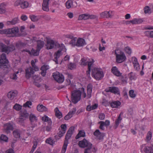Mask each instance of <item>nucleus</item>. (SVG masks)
I'll use <instances>...</instances> for the list:
<instances>
[{
  "mask_svg": "<svg viewBox=\"0 0 153 153\" xmlns=\"http://www.w3.org/2000/svg\"><path fill=\"white\" fill-rule=\"evenodd\" d=\"M65 132L64 131V132L63 131L61 130L59 131L58 133L57 134L59 135L60 137H61L62 136H63Z\"/></svg>",
  "mask_w": 153,
  "mask_h": 153,
  "instance_id": "63",
  "label": "nucleus"
},
{
  "mask_svg": "<svg viewBox=\"0 0 153 153\" xmlns=\"http://www.w3.org/2000/svg\"><path fill=\"white\" fill-rule=\"evenodd\" d=\"M115 53L116 56V62L117 63H121L126 60V57L125 54L123 51L117 49L115 51Z\"/></svg>",
  "mask_w": 153,
  "mask_h": 153,
  "instance_id": "4",
  "label": "nucleus"
},
{
  "mask_svg": "<svg viewBox=\"0 0 153 153\" xmlns=\"http://www.w3.org/2000/svg\"><path fill=\"white\" fill-rule=\"evenodd\" d=\"M19 73L18 71H17V72H16L14 73L11 76V78L15 80H16V79L17 78V76L16 75V74H18Z\"/></svg>",
  "mask_w": 153,
  "mask_h": 153,
  "instance_id": "57",
  "label": "nucleus"
},
{
  "mask_svg": "<svg viewBox=\"0 0 153 153\" xmlns=\"http://www.w3.org/2000/svg\"><path fill=\"white\" fill-rule=\"evenodd\" d=\"M101 134V132H100L99 130L97 129L94 133V135L97 137L99 134Z\"/></svg>",
  "mask_w": 153,
  "mask_h": 153,
  "instance_id": "61",
  "label": "nucleus"
},
{
  "mask_svg": "<svg viewBox=\"0 0 153 153\" xmlns=\"http://www.w3.org/2000/svg\"><path fill=\"white\" fill-rule=\"evenodd\" d=\"M72 5H73V1L71 0H68L65 3L66 7L68 9L71 8Z\"/></svg>",
  "mask_w": 153,
  "mask_h": 153,
  "instance_id": "39",
  "label": "nucleus"
},
{
  "mask_svg": "<svg viewBox=\"0 0 153 153\" xmlns=\"http://www.w3.org/2000/svg\"><path fill=\"white\" fill-rule=\"evenodd\" d=\"M74 129V127L71 126L70 128L68 131L65 137V139L66 140L64 142V144L62 150V153H65L68 143L67 140L69 139L71 137Z\"/></svg>",
  "mask_w": 153,
  "mask_h": 153,
  "instance_id": "2",
  "label": "nucleus"
},
{
  "mask_svg": "<svg viewBox=\"0 0 153 153\" xmlns=\"http://www.w3.org/2000/svg\"><path fill=\"white\" fill-rule=\"evenodd\" d=\"M0 139L1 140L7 142L8 140L7 137L4 134H1L0 136Z\"/></svg>",
  "mask_w": 153,
  "mask_h": 153,
  "instance_id": "46",
  "label": "nucleus"
},
{
  "mask_svg": "<svg viewBox=\"0 0 153 153\" xmlns=\"http://www.w3.org/2000/svg\"><path fill=\"white\" fill-rule=\"evenodd\" d=\"M68 68L69 69L72 70L76 68V65L75 63H73L71 62H70L68 65Z\"/></svg>",
  "mask_w": 153,
  "mask_h": 153,
  "instance_id": "45",
  "label": "nucleus"
},
{
  "mask_svg": "<svg viewBox=\"0 0 153 153\" xmlns=\"http://www.w3.org/2000/svg\"><path fill=\"white\" fill-rule=\"evenodd\" d=\"M37 109L38 111L42 112L44 111H46L48 110V109L42 105H38Z\"/></svg>",
  "mask_w": 153,
  "mask_h": 153,
  "instance_id": "34",
  "label": "nucleus"
},
{
  "mask_svg": "<svg viewBox=\"0 0 153 153\" xmlns=\"http://www.w3.org/2000/svg\"><path fill=\"white\" fill-rule=\"evenodd\" d=\"M32 104V103L30 101H27L25 103L23 106L25 107H29L30 105H31Z\"/></svg>",
  "mask_w": 153,
  "mask_h": 153,
  "instance_id": "58",
  "label": "nucleus"
},
{
  "mask_svg": "<svg viewBox=\"0 0 153 153\" xmlns=\"http://www.w3.org/2000/svg\"><path fill=\"white\" fill-rule=\"evenodd\" d=\"M19 19L17 17L14 18L11 21H8L7 24L8 25H14L19 22Z\"/></svg>",
  "mask_w": 153,
  "mask_h": 153,
  "instance_id": "32",
  "label": "nucleus"
},
{
  "mask_svg": "<svg viewBox=\"0 0 153 153\" xmlns=\"http://www.w3.org/2000/svg\"><path fill=\"white\" fill-rule=\"evenodd\" d=\"M25 120L24 118L20 117L18 119L19 123L22 126H25L24 124V121Z\"/></svg>",
  "mask_w": 153,
  "mask_h": 153,
  "instance_id": "40",
  "label": "nucleus"
},
{
  "mask_svg": "<svg viewBox=\"0 0 153 153\" xmlns=\"http://www.w3.org/2000/svg\"><path fill=\"white\" fill-rule=\"evenodd\" d=\"M152 137V133L150 131H149L146 137V139L148 140L149 141L151 139Z\"/></svg>",
  "mask_w": 153,
  "mask_h": 153,
  "instance_id": "53",
  "label": "nucleus"
},
{
  "mask_svg": "<svg viewBox=\"0 0 153 153\" xmlns=\"http://www.w3.org/2000/svg\"><path fill=\"white\" fill-rule=\"evenodd\" d=\"M19 29L18 27H14L12 28L7 29L6 33L7 34H16L18 33Z\"/></svg>",
  "mask_w": 153,
  "mask_h": 153,
  "instance_id": "18",
  "label": "nucleus"
},
{
  "mask_svg": "<svg viewBox=\"0 0 153 153\" xmlns=\"http://www.w3.org/2000/svg\"><path fill=\"white\" fill-rule=\"evenodd\" d=\"M111 72L115 76H121L122 73H120L117 68L116 66L112 67L111 69Z\"/></svg>",
  "mask_w": 153,
  "mask_h": 153,
  "instance_id": "22",
  "label": "nucleus"
},
{
  "mask_svg": "<svg viewBox=\"0 0 153 153\" xmlns=\"http://www.w3.org/2000/svg\"><path fill=\"white\" fill-rule=\"evenodd\" d=\"M88 19H89V15L87 14L81 15L79 17V19L80 20L82 19L85 20Z\"/></svg>",
  "mask_w": 153,
  "mask_h": 153,
  "instance_id": "38",
  "label": "nucleus"
},
{
  "mask_svg": "<svg viewBox=\"0 0 153 153\" xmlns=\"http://www.w3.org/2000/svg\"><path fill=\"white\" fill-rule=\"evenodd\" d=\"M15 50V46L13 45L7 46L2 43H0V51L8 54L10 52Z\"/></svg>",
  "mask_w": 153,
  "mask_h": 153,
  "instance_id": "5",
  "label": "nucleus"
},
{
  "mask_svg": "<svg viewBox=\"0 0 153 153\" xmlns=\"http://www.w3.org/2000/svg\"><path fill=\"white\" fill-rule=\"evenodd\" d=\"M61 54V51L60 50H58L55 53L54 55V59L53 60L55 61L56 64H58V59L59 58Z\"/></svg>",
  "mask_w": 153,
  "mask_h": 153,
  "instance_id": "27",
  "label": "nucleus"
},
{
  "mask_svg": "<svg viewBox=\"0 0 153 153\" xmlns=\"http://www.w3.org/2000/svg\"><path fill=\"white\" fill-rule=\"evenodd\" d=\"M82 93L79 90H74L71 92V101L74 104L76 103L81 98Z\"/></svg>",
  "mask_w": 153,
  "mask_h": 153,
  "instance_id": "3",
  "label": "nucleus"
},
{
  "mask_svg": "<svg viewBox=\"0 0 153 153\" xmlns=\"http://www.w3.org/2000/svg\"><path fill=\"white\" fill-rule=\"evenodd\" d=\"M20 115L21 117L26 119L29 118L30 114L27 112L26 110H24L20 111Z\"/></svg>",
  "mask_w": 153,
  "mask_h": 153,
  "instance_id": "28",
  "label": "nucleus"
},
{
  "mask_svg": "<svg viewBox=\"0 0 153 153\" xmlns=\"http://www.w3.org/2000/svg\"><path fill=\"white\" fill-rule=\"evenodd\" d=\"M85 133L83 130L80 131L78 134L76 136L75 138L76 139H79L81 137H85Z\"/></svg>",
  "mask_w": 153,
  "mask_h": 153,
  "instance_id": "35",
  "label": "nucleus"
},
{
  "mask_svg": "<svg viewBox=\"0 0 153 153\" xmlns=\"http://www.w3.org/2000/svg\"><path fill=\"white\" fill-rule=\"evenodd\" d=\"M54 41L52 40L47 39L45 45L46 48L48 50L53 49L54 48Z\"/></svg>",
  "mask_w": 153,
  "mask_h": 153,
  "instance_id": "16",
  "label": "nucleus"
},
{
  "mask_svg": "<svg viewBox=\"0 0 153 153\" xmlns=\"http://www.w3.org/2000/svg\"><path fill=\"white\" fill-rule=\"evenodd\" d=\"M92 89V85L91 84H88L87 87V97L88 98H90L91 97Z\"/></svg>",
  "mask_w": 153,
  "mask_h": 153,
  "instance_id": "25",
  "label": "nucleus"
},
{
  "mask_svg": "<svg viewBox=\"0 0 153 153\" xmlns=\"http://www.w3.org/2000/svg\"><path fill=\"white\" fill-rule=\"evenodd\" d=\"M29 118L31 125V127L33 128L36 127L37 126V124L35 123L37 122L38 119L35 115L31 113L30 114Z\"/></svg>",
  "mask_w": 153,
  "mask_h": 153,
  "instance_id": "9",
  "label": "nucleus"
},
{
  "mask_svg": "<svg viewBox=\"0 0 153 153\" xmlns=\"http://www.w3.org/2000/svg\"><path fill=\"white\" fill-rule=\"evenodd\" d=\"M76 111V108H74L71 111H69L68 114V115H69L71 117H72Z\"/></svg>",
  "mask_w": 153,
  "mask_h": 153,
  "instance_id": "50",
  "label": "nucleus"
},
{
  "mask_svg": "<svg viewBox=\"0 0 153 153\" xmlns=\"http://www.w3.org/2000/svg\"><path fill=\"white\" fill-rule=\"evenodd\" d=\"M42 120L44 122H47L48 123V125H52V121L50 118L46 115H45L44 116L42 117Z\"/></svg>",
  "mask_w": 153,
  "mask_h": 153,
  "instance_id": "30",
  "label": "nucleus"
},
{
  "mask_svg": "<svg viewBox=\"0 0 153 153\" xmlns=\"http://www.w3.org/2000/svg\"><path fill=\"white\" fill-rule=\"evenodd\" d=\"M123 114V113L121 112L118 116L116 120L115 121V123L114 125V126L115 127V129L117 128L118 126H119V123H121V121L122 119V118H121V114Z\"/></svg>",
  "mask_w": 153,
  "mask_h": 153,
  "instance_id": "29",
  "label": "nucleus"
},
{
  "mask_svg": "<svg viewBox=\"0 0 153 153\" xmlns=\"http://www.w3.org/2000/svg\"><path fill=\"white\" fill-rule=\"evenodd\" d=\"M98 123L100 124L99 126L100 129L102 130H105L104 126L107 127L109 125L110 122L109 120H106L105 122L103 121H100Z\"/></svg>",
  "mask_w": 153,
  "mask_h": 153,
  "instance_id": "17",
  "label": "nucleus"
},
{
  "mask_svg": "<svg viewBox=\"0 0 153 153\" xmlns=\"http://www.w3.org/2000/svg\"><path fill=\"white\" fill-rule=\"evenodd\" d=\"M129 94L130 97L132 98H134L136 96V94L134 93V91L133 90H131L129 91Z\"/></svg>",
  "mask_w": 153,
  "mask_h": 153,
  "instance_id": "44",
  "label": "nucleus"
},
{
  "mask_svg": "<svg viewBox=\"0 0 153 153\" xmlns=\"http://www.w3.org/2000/svg\"><path fill=\"white\" fill-rule=\"evenodd\" d=\"M24 51L27 52L30 56H37L39 55L40 51L36 48V50L32 48L30 51L26 49L24 50Z\"/></svg>",
  "mask_w": 153,
  "mask_h": 153,
  "instance_id": "14",
  "label": "nucleus"
},
{
  "mask_svg": "<svg viewBox=\"0 0 153 153\" xmlns=\"http://www.w3.org/2000/svg\"><path fill=\"white\" fill-rule=\"evenodd\" d=\"M4 131L7 134H9L10 133V131H12L13 129V125L11 123H7L4 124Z\"/></svg>",
  "mask_w": 153,
  "mask_h": 153,
  "instance_id": "13",
  "label": "nucleus"
},
{
  "mask_svg": "<svg viewBox=\"0 0 153 153\" xmlns=\"http://www.w3.org/2000/svg\"><path fill=\"white\" fill-rule=\"evenodd\" d=\"M103 104L105 106H108L110 105V102L105 100L102 102Z\"/></svg>",
  "mask_w": 153,
  "mask_h": 153,
  "instance_id": "64",
  "label": "nucleus"
},
{
  "mask_svg": "<svg viewBox=\"0 0 153 153\" xmlns=\"http://www.w3.org/2000/svg\"><path fill=\"white\" fill-rule=\"evenodd\" d=\"M100 16L101 17L108 18V17L107 16V11L102 12L100 14Z\"/></svg>",
  "mask_w": 153,
  "mask_h": 153,
  "instance_id": "51",
  "label": "nucleus"
},
{
  "mask_svg": "<svg viewBox=\"0 0 153 153\" xmlns=\"http://www.w3.org/2000/svg\"><path fill=\"white\" fill-rule=\"evenodd\" d=\"M13 134L15 138H19L20 137V131L18 129H16L13 132Z\"/></svg>",
  "mask_w": 153,
  "mask_h": 153,
  "instance_id": "33",
  "label": "nucleus"
},
{
  "mask_svg": "<svg viewBox=\"0 0 153 153\" xmlns=\"http://www.w3.org/2000/svg\"><path fill=\"white\" fill-rule=\"evenodd\" d=\"M37 46L36 48L39 51H40L44 47L45 42L44 41L41 40H38L36 41Z\"/></svg>",
  "mask_w": 153,
  "mask_h": 153,
  "instance_id": "24",
  "label": "nucleus"
},
{
  "mask_svg": "<svg viewBox=\"0 0 153 153\" xmlns=\"http://www.w3.org/2000/svg\"><path fill=\"white\" fill-rule=\"evenodd\" d=\"M52 125H48L47 126H45L43 127V128L46 131L48 132L50 131L52 129Z\"/></svg>",
  "mask_w": 153,
  "mask_h": 153,
  "instance_id": "47",
  "label": "nucleus"
},
{
  "mask_svg": "<svg viewBox=\"0 0 153 153\" xmlns=\"http://www.w3.org/2000/svg\"><path fill=\"white\" fill-rule=\"evenodd\" d=\"M105 91L107 92H110L114 94H120V91L118 87L113 86L110 87L105 89Z\"/></svg>",
  "mask_w": 153,
  "mask_h": 153,
  "instance_id": "12",
  "label": "nucleus"
},
{
  "mask_svg": "<svg viewBox=\"0 0 153 153\" xmlns=\"http://www.w3.org/2000/svg\"><path fill=\"white\" fill-rule=\"evenodd\" d=\"M31 64L32 66L34 68L35 71H37L39 70V68L37 67L35 65V63L33 60L31 61Z\"/></svg>",
  "mask_w": 153,
  "mask_h": 153,
  "instance_id": "52",
  "label": "nucleus"
},
{
  "mask_svg": "<svg viewBox=\"0 0 153 153\" xmlns=\"http://www.w3.org/2000/svg\"><path fill=\"white\" fill-rule=\"evenodd\" d=\"M3 4H1L0 6V13H4L5 12V8L3 7Z\"/></svg>",
  "mask_w": 153,
  "mask_h": 153,
  "instance_id": "54",
  "label": "nucleus"
},
{
  "mask_svg": "<svg viewBox=\"0 0 153 153\" xmlns=\"http://www.w3.org/2000/svg\"><path fill=\"white\" fill-rule=\"evenodd\" d=\"M22 108V106L16 103L13 107V108L17 111H19L21 110Z\"/></svg>",
  "mask_w": 153,
  "mask_h": 153,
  "instance_id": "43",
  "label": "nucleus"
},
{
  "mask_svg": "<svg viewBox=\"0 0 153 153\" xmlns=\"http://www.w3.org/2000/svg\"><path fill=\"white\" fill-rule=\"evenodd\" d=\"M125 51L128 54H131V48L129 47H127L125 48Z\"/></svg>",
  "mask_w": 153,
  "mask_h": 153,
  "instance_id": "60",
  "label": "nucleus"
},
{
  "mask_svg": "<svg viewBox=\"0 0 153 153\" xmlns=\"http://www.w3.org/2000/svg\"><path fill=\"white\" fill-rule=\"evenodd\" d=\"M78 145L81 148L88 147L90 146H92V144L85 138L83 140L80 141L78 143Z\"/></svg>",
  "mask_w": 153,
  "mask_h": 153,
  "instance_id": "11",
  "label": "nucleus"
},
{
  "mask_svg": "<svg viewBox=\"0 0 153 153\" xmlns=\"http://www.w3.org/2000/svg\"><path fill=\"white\" fill-rule=\"evenodd\" d=\"M128 77L131 80L135 79V75L132 72H131L128 74Z\"/></svg>",
  "mask_w": 153,
  "mask_h": 153,
  "instance_id": "41",
  "label": "nucleus"
},
{
  "mask_svg": "<svg viewBox=\"0 0 153 153\" xmlns=\"http://www.w3.org/2000/svg\"><path fill=\"white\" fill-rule=\"evenodd\" d=\"M92 76L97 80H99L104 76L102 70L94 67L91 69Z\"/></svg>",
  "mask_w": 153,
  "mask_h": 153,
  "instance_id": "1",
  "label": "nucleus"
},
{
  "mask_svg": "<svg viewBox=\"0 0 153 153\" xmlns=\"http://www.w3.org/2000/svg\"><path fill=\"white\" fill-rule=\"evenodd\" d=\"M86 44V43L84 39L80 38H78V39H77L76 47H83Z\"/></svg>",
  "mask_w": 153,
  "mask_h": 153,
  "instance_id": "19",
  "label": "nucleus"
},
{
  "mask_svg": "<svg viewBox=\"0 0 153 153\" xmlns=\"http://www.w3.org/2000/svg\"><path fill=\"white\" fill-rule=\"evenodd\" d=\"M144 10L145 13H151V9L148 6H146L144 8Z\"/></svg>",
  "mask_w": 153,
  "mask_h": 153,
  "instance_id": "49",
  "label": "nucleus"
},
{
  "mask_svg": "<svg viewBox=\"0 0 153 153\" xmlns=\"http://www.w3.org/2000/svg\"><path fill=\"white\" fill-rule=\"evenodd\" d=\"M49 68V66L48 65H44L42 66L40 69L41 71L40 74L43 76L44 77L45 76L46 74V71Z\"/></svg>",
  "mask_w": 153,
  "mask_h": 153,
  "instance_id": "21",
  "label": "nucleus"
},
{
  "mask_svg": "<svg viewBox=\"0 0 153 153\" xmlns=\"http://www.w3.org/2000/svg\"><path fill=\"white\" fill-rule=\"evenodd\" d=\"M105 134L101 132V134H99L97 137L99 139L101 140L103 138Z\"/></svg>",
  "mask_w": 153,
  "mask_h": 153,
  "instance_id": "62",
  "label": "nucleus"
},
{
  "mask_svg": "<svg viewBox=\"0 0 153 153\" xmlns=\"http://www.w3.org/2000/svg\"><path fill=\"white\" fill-rule=\"evenodd\" d=\"M50 0H43L42 4V9L45 11H48L49 9V1Z\"/></svg>",
  "mask_w": 153,
  "mask_h": 153,
  "instance_id": "20",
  "label": "nucleus"
},
{
  "mask_svg": "<svg viewBox=\"0 0 153 153\" xmlns=\"http://www.w3.org/2000/svg\"><path fill=\"white\" fill-rule=\"evenodd\" d=\"M144 151L146 153H153V149L151 147L145 146Z\"/></svg>",
  "mask_w": 153,
  "mask_h": 153,
  "instance_id": "37",
  "label": "nucleus"
},
{
  "mask_svg": "<svg viewBox=\"0 0 153 153\" xmlns=\"http://www.w3.org/2000/svg\"><path fill=\"white\" fill-rule=\"evenodd\" d=\"M77 38L76 37L74 38L69 42V44L71 45L72 47L76 46V42Z\"/></svg>",
  "mask_w": 153,
  "mask_h": 153,
  "instance_id": "36",
  "label": "nucleus"
},
{
  "mask_svg": "<svg viewBox=\"0 0 153 153\" xmlns=\"http://www.w3.org/2000/svg\"><path fill=\"white\" fill-rule=\"evenodd\" d=\"M105 114L103 113L100 114L99 116V118L101 120H103L105 118Z\"/></svg>",
  "mask_w": 153,
  "mask_h": 153,
  "instance_id": "59",
  "label": "nucleus"
},
{
  "mask_svg": "<svg viewBox=\"0 0 153 153\" xmlns=\"http://www.w3.org/2000/svg\"><path fill=\"white\" fill-rule=\"evenodd\" d=\"M29 17L32 21L33 22H36L38 21L39 19L38 17L34 15H30Z\"/></svg>",
  "mask_w": 153,
  "mask_h": 153,
  "instance_id": "42",
  "label": "nucleus"
},
{
  "mask_svg": "<svg viewBox=\"0 0 153 153\" xmlns=\"http://www.w3.org/2000/svg\"><path fill=\"white\" fill-rule=\"evenodd\" d=\"M34 71L33 68L31 67L28 68L25 70V76L27 79H29L30 77L33 74Z\"/></svg>",
  "mask_w": 153,
  "mask_h": 153,
  "instance_id": "15",
  "label": "nucleus"
},
{
  "mask_svg": "<svg viewBox=\"0 0 153 153\" xmlns=\"http://www.w3.org/2000/svg\"><path fill=\"white\" fill-rule=\"evenodd\" d=\"M61 130L62 131H63V132H65L66 131V128H67V126L66 124H62L61 126Z\"/></svg>",
  "mask_w": 153,
  "mask_h": 153,
  "instance_id": "55",
  "label": "nucleus"
},
{
  "mask_svg": "<svg viewBox=\"0 0 153 153\" xmlns=\"http://www.w3.org/2000/svg\"><path fill=\"white\" fill-rule=\"evenodd\" d=\"M110 106L112 108H118L120 105L121 102L119 101H110Z\"/></svg>",
  "mask_w": 153,
  "mask_h": 153,
  "instance_id": "23",
  "label": "nucleus"
},
{
  "mask_svg": "<svg viewBox=\"0 0 153 153\" xmlns=\"http://www.w3.org/2000/svg\"><path fill=\"white\" fill-rule=\"evenodd\" d=\"M24 44L22 43H18L16 44V46L19 49H21L24 45Z\"/></svg>",
  "mask_w": 153,
  "mask_h": 153,
  "instance_id": "56",
  "label": "nucleus"
},
{
  "mask_svg": "<svg viewBox=\"0 0 153 153\" xmlns=\"http://www.w3.org/2000/svg\"><path fill=\"white\" fill-rule=\"evenodd\" d=\"M92 148V146H90L85 149L84 153H92L91 149Z\"/></svg>",
  "mask_w": 153,
  "mask_h": 153,
  "instance_id": "48",
  "label": "nucleus"
},
{
  "mask_svg": "<svg viewBox=\"0 0 153 153\" xmlns=\"http://www.w3.org/2000/svg\"><path fill=\"white\" fill-rule=\"evenodd\" d=\"M55 112L56 116L59 119H60L62 117V114L58 108H56L54 110Z\"/></svg>",
  "mask_w": 153,
  "mask_h": 153,
  "instance_id": "31",
  "label": "nucleus"
},
{
  "mask_svg": "<svg viewBox=\"0 0 153 153\" xmlns=\"http://www.w3.org/2000/svg\"><path fill=\"white\" fill-rule=\"evenodd\" d=\"M17 92L16 91H11L8 93L7 97L10 100H12L17 95Z\"/></svg>",
  "mask_w": 153,
  "mask_h": 153,
  "instance_id": "26",
  "label": "nucleus"
},
{
  "mask_svg": "<svg viewBox=\"0 0 153 153\" xmlns=\"http://www.w3.org/2000/svg\"><path fill=\"white\" fill-rule=\"evenodd\" d=\"M14 5L17 6L20 5L22 8L24 9L28 7L29 4L27 2L25 1L24 0H17L15 3Z\"/></svg>",
  "mask_w": 153,
  "mask_h": 153,
  "instance_id": "10",
  "label": "nucleus"
},
{
  "mask_svg": "<svg viewBox=\"0 0 153 153\" xmlns=\"http://www.w3.org/2000/svg\"><path fill=\"white\" fill-rule=\"evenodd\" d=\"M80 65L84 66H86L88 64V70L86 71L87 76L90 79H91L90 76V73L91 69V66L93 63L91 62H88L85 58H82L81 60Z\"/></svg>",
  "mask_w": 153,
  "mask_h": 153,
  "instance_id": "6",
  "label": "nucleus"
},
{
  "mask_svg": "<svg viewBox=\"0 0 153 153\" xmlns=\"http://www.w3.org/2000/svg\"><path fill=\"white\" fill-rule=\"evenodd\" d=\"M53 76L54 79L59 83H62L64 80V76L62 74H60L58 72L53 73Z\"/></svg>",
  "mask_w": 153,
  "mask_h": 153,
  "instance_id": "8",
  "label": "nucleus"
},
{
  "mask_svg": "<svg viewBox=\"0 0 153 153\" xmlns=\"http://www.w3.org/2000/svg\"><path fill=\"white\" fill-rule=\"evenodd\" d=\"M8 61L6 58V54L3 53L0 57V68L4 69L8 68Z\"/></svg>",
  "mask_w": 153,
  "mask_h": 153,
  "instance_id": "7",
  "label": "nucleus"
}]
</instances>
